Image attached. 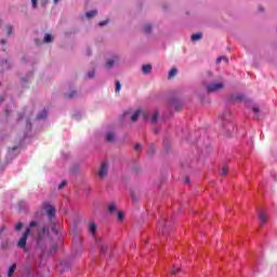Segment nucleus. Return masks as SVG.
I'll list each match as a JSON object with an SVG mask.
<instances>
[{
	"label": "nucleus",
	"mask_w": 277,
	"mask_h": 277,
	"mask_svg": "<svg viewBox=\"0 0 277 277\" xmlns=\"http://www.w3.org/2000/svg\"><path fill=\"white\" fill-rule=\"evenodd\" d=\"M75 96H77V91H71L65 94V98H75Z\"/></svg>",
	"instance_id": "24"
},
{
	"label": "nucleus",
	"mask_w": 277,
	"mask_h": 277,
	"mask_svg": "<svg viewBox=\"0 0 277 277\" xmlns=\"http://www.w3.org/2000/svg\"><path fill=\"white\" fill-rule=\"evenodd\" d=\"M97 228H98V225L96 223H94V222L89 223V233H90V235H92V236L96 235Z\"/></svg>",
	"instance_id": "6"
},
{
	"label": "nucleus",
	"mask_w": 277,
	"mask_h": 277,
	"mask_svg": "<svg viewBox=\"0 0 277 277\" xmlns=\"http://www.w3.org/2000/svg\"><path fill=\"white\" fill-rule=\"evenodd\" d=\"M172 107H174L175 111H179V109H181V104H179V102H174Z\"/></svg>",
	"instance_id": "29"
},
{
	"label": "nucleus",
	"mask_w": 277,
	"mask_h": 277,
	"mask_svg": "<svg viewBox=\"0 0 277 277\" xmlns=\"http://www.w3.org/2000/svg\"><path fill=\"white\" fill-rule=\"evenodd\" d=\"M42 209L43 211H45L48 217H49V222H53V217H55V207L53 205H51L49 201H44L42 203Z\"/></svg>",
	"instance_id": "1"
},
{
	"label": "nucleus",
	"mask_w": 277,
	"mask_h": 277,
	"mask_svg": "<svg viewBox=\"0 0 277 277\" xmlns=\"http://www.w3.org/2000/svg\"><path fill=\"white\" fill-rule=\"evenodd\" d=\"M96 14H98L97 11H89L85 13L87 18H94V16H96Z\"/></svg>",
	"instance_id": "20"
},
{
	"label": "nucleus",
	"mask_w": 277,
	"mask_h": 277,
	"mask_svg": "<svg viewBox=\"0 0 277 277\" xmlns=\"http://www.w3.org/2000/svg\"><path fill=\"white\" fill-rule=\"evenodd\" d=\"M14 31V27L12 25H6V36H12V32Z\"/></svg>",
	"instance_id": "25"
},
{
	"label": "nucleus",
	"mask_w": 277,
	"mask_h": 277,
	"mask_svg": "<svg viewBox=\"0 0 277 277\" xmlns=\"http://www.w3.org/2000/svg\"><path fill=\"white\" fill-rule=\"evenodd\" d=\"M143 118H145V119H146V114H144V115H143Z\"/></svg>",
	"instance_id": "55"
},
{
	"label": "nucleus",
	"mask_w": 277,
	"mask_h": 277,
	"mask_svg": "<svg viewBox=\"0 0 277 277\" xmlns=\"http://www.w3.org/2000/svg\"><path fill=\"white\" fill-rule=\"evenodd\" d=\"M108 170H109V163H107L106 161L102 162L98 170L100 179H105V175L107 174Z\"/></svg>",
	"instance_id": "4"
},
{
	"label": "nucleus",
	"mask_w": 277,
	"mask_h": 277,
	"mask_svg": "<svg viewBox=\"0 0 277 277\" xmlns=\"http://www.w3.org/2000/svg\"><path fill=\"white\" fill-rule=\"evenodd\" d=\"M134 150H142V144L137 143V144L134 146Z\"/></svg>",
	"instance_id": "36"
},
{
	"label": "nucleus",
	"mask_w": 277,
	"mask_h": 277,
	"mask_svg": "<svg viewBox=\"0 0 277 277\" xmlns=\"http://www.w3.org/2000/svg\"><path fill=\"white\" fill-rule=\"evenodd\" d=\"M36 44H40V41L38 39H35Z\"/></svg>",
	"instance_id": "51"
},
{
	"label": "nucleus",
	"mask_w": 277,
	"mask_h": 277,
	"mask_svg": "<svg viewBox=\"0 0 277 277\" xmlns=\"http://www.w3.org/2000/svg\"><path fill=\"white\" fill-rule=\"evenodd\" d=\"M26 127H27V129H31V121H27Z\"/></svg>",
	"instance_id": "41"
},
{
	"label": "nucleus",
	"mask_w": 277,
	"mask_h": 277,
	"mask_svg": "<svg viewBox=\"0 0 277 277\" xmlns=\"http://www.w3.org/2000/svg\"><path fill=\"white\" fill-rule=\"evenodd\" d=\"M117 217L122 222V220H124V212L122 211L118 212Z\"/></svg>",
	"instance_id": "31"
},
{
	"label": "nucleus",
	"mask_w": 277,
	"mask_h": 277,
	"mask_svg": "<svg viewBox=\"0 0 277 277\" xmlns=\"http://www.w3.org/2000/svg\"><path fill=\"white\" fill-rule=\"evenodd\" d=\"M236 98H238L239 101H241V98H243V96L239 95Z\"/></svg>",
	"instance_id": "49"
},
{
	"label": "nucleus",
	"mask_w": 277,
	"mask_h": 277,
	"mask_svg": "<svg viewBox=\"0 0 277 277\" xmlns=\"http://www.w3.org/2000/svg\"><path fill=\"white\" fill-rule=\"evenodd\" d=\"M107 23H109V21L108 19H105V21H102V22H100V27H105V25H107Z\"/></svg>",
	"instance_id": "34"
},
{
	"label": "nucleus",
	"mask_w": 277,
	"mask_h": 277,
	"mask_svg": "<svg viewBox=\"0 0 277 277\" xmlns=\"http://www.w3.org/2000/svg\"><path fill=\"white\" fill-rule=\"evenodd\" d=\"M16 148H17L16 146L9 148V153H14V150H16Z\"/></svg>",
	"instance_id": "40"
},
{
	"label": "nucleus",
	"mask_w": 277,
	"mask_h": 277,
	"mask_svg": "<svg viewBox=\"0 0 277 277\" xmlns=\"http://www.w3.org/2000/svg\"><path fill=\"white\" fill-rule=\"evenodd\" d=\"M29 233H31V229L28 227L17 242L18 248H25V246H27V238L29 237Z\"/></svg>",
	"instance_id": "3"
},
{
	"label": "nucleus",
	"mask_w": 277,
	"mask_h": 277,
	"mask_svg": "<svg viewBox=\"0 0 277 277\" xmlns=\"http://www.w3.org/2000/svg\"><path fill=\"white\" fill-rule=\"evenodd\" d=\"M14 272H16V264H12L8 271V276L12 277L14 276Z\"/></svg>",
	"instance_id": "17"
},
{
	"label": "nucleus",
	"mask_w": 277,
	"mask_h": 277,
	"mask_svg": "<svg viewBox=\"0 0 277 277\" xmlns=\"http://www.w3.org/2000/svg\"><path fill=\"white\" fill-rule=\"evenodd\" d=\"M259 10H260V12H263V8L260 6Z\"/></svg>",
	"instance_id": "53"
},
{
	"label": "nucleus",
	"mask_w": 277,
	"mask_h": 277,
	"mask_svg": "<svg viewBox=\"0 0 277 277\" xmlns=\"http://www.w3.org/2000/svg\"><path fill=\"white\" fill-rule=\"evenodd\" d=\"M222 60H224V62H228V58H226V56H221Z\"/></svg>",
	"instance_id": "47"
},
{
	"label": "nucleus",
	"mask_w": 277,
	"mask_h": 277,
	"mask_svg": "<svg viewBox=\"0 0 277 277\" xmlns=\"http://www.w3.org/2000/svg\"><path fill=\"white\" fill-rule=\"evenodd\" d=\"M259 220H260V226H265V224H267V213L261 212L259 214Z\"/></svg>",
	"instance_id": "7"
},
{
	"label": "nucleus",
	"mask_w": 277,
	"mask_h": 277,
	"mask_svg": "<svg viewBox=\"0 0 277 277\" xmlns=\"http://www.w3.org/2000/svg\"><path fill=\"white\" fill-rule=\"evenodd\" d=\"M23 223H17L16 225H15V230H17V232H19V230H22L23 229Z\"/></svg>",
	"instance_id": "33"
},
{
	"label": "nucleus",
	"mask_w": 277,
	"mask_h": 277,
	"mask_svg": "<svg viewBox=\"0 0 277 277\" xmlns=\"http://www.w3.org/2000/svg\"><path fill=\"white\" fill-rule=\"evenodd\" d=\"M96 243H97V246H98V248L101 250V253L105 254V251L109 248L107 246V242L103 241L102 239H98V240H96Z\"/></svg>",
	"instance_id": "5"
},
{
	"label": "nucleus",
	"mask_w": 277,
	"mask_h": 277,
	"mask_svg": "<svg viewBox=\"0 0 277 277\" xmlns=\"http://www.w3.org/2000/svg\"><path fill=\"white\" fill-rule=\"evenodd\" d=\"M94 75H95V72H94V71H89V72H88V77H89V79H93Z\"/></svg>",
	"instance_id": "37"
},
{
	"label": "nucleus",
	"mask_w": 277,
	"mask_h": 277,
	"mask_svg": "<svg viewBox=\"0 0 277 277\" xmlns=\"http://www.w3.org/2000/svg\"><path fill=\"white\" fill-rule=\"evenodd\" d=\"M48 4H49V0H41L42 8H47Z\"/></svg>",
	"instance_id": "35"
},
{
	"label": "nucleus",
	"mask_w": 277,
	"mask_h": 277,
	"mask_svg": "<svg viewBox=\"0 0 277 277\" xmlns=\"http://www.w3.org/2000/svg\"><path fill=\"white\" fill-rule=\"evenodd\" d=\"M185 183H186V185H189V177L185 179Z\"/></svg>",
	"instance_id": "46"
},
{
	"label": "nucleus",
	"mask_w": 277,
	"mask_h": 277,
	"mask_svg": "<svg viewBox=\"0 0 277 277\" xmlns=\"http://www.w3.org/2000/svg\"><path fill=\"white\" fill-rule=\"evenodd\" d=\"M43 42L45 44H49V43L53 42V36L49 35V34H45L44 37H43Z\"/></svg>",
	"instance_id": "13"
},
{
	"label": "nucleus",
	"mask_w": 277,
	"mask_h": 277,
	"mask_svg": "<svg viewBox=\"0 0 277 277\" xmlns=\"http://www.w3.org/2000/svg\"><path fill=\"white\" fill-rule=\"evenodd\" d=\"M107 211L108 213H116V202H111L108 205V208H107Z\"/></svg>",
	"instance_id": "16"
},
{
	"label": "nucleus",
	"mask_w": 277,
	"mask_h": 277,
	"mask_svg": "<svg viewBox=\"0 0 277 277\" xmlns=\"http://www.w3.org/2000/svg\"><path fill=\"white\" fill-rule=\"evenodd\" d=\"M220 62H222V56L216 58V64H220Z\"/></svg>",
	"instance_id": "45"
},
{
	"label": "nucleus",
	"mask_w": 277,
	"mask_h": 277,
	"mask_svg": "<svg viewBox=\"0 0 277 277\" xmlns=\"http://www.w3.org/2000/svg\"><path fill=\"white\" fill-rule=\"evenodd\" d=\"M32 8H38V0H31Z\"/></svg>",
	"instance_id": "38"
},
{
	"label": "nucleus",
	"mask_w": 277,
	"mask_h": 277,
	"mask_svg": "<svg viewBox=\"0 0 277 277\" xmlns=\"http://www.w3.org/2000/svg\"><path fill=\"white\" fill-rule=\"evenodd\" d=\"M181 268L180 267H173L172 269H171V274H172V276H179V274H181Z\"/></svg>",
	"instance_id": "21"
},
{
	"label": "nucleus",
	"mask_w": 277,
	"mask_h": 277,
	"mask_svg": "<svg viewBox=\"0 0 277 277\" xmlns=\"http://www.w3.org/2000/svg\"><path fill=\"white\" fill-rule=\"evenodd\" d=\"M254 114H259V107H253Z\"/></svg>",
	"instance_id": "43"
},
{
	"label": "nucleus",
	"mask_w": 277,
	"mask_h": 277,
	"mask_svg": "<svg viewBox=\"0 0 277 277\" xmlns=\"http://www.w3.org/2000/svg\"><path fill=\"white\" fill-rule=\"evenodd\" d=\"M47 235H49V229L43 227L42 230L39 232V234H38V240L42 241V239H44V237H47Z\"/></svg>",
	"instance_id": "8"
},
{
	"label": "nucleus",
	"mask_w": 277,
	"mask_h": 277,
	"mask_svg": "<svg viewBox=\"0 0 277 277\" xmlns=\"http://www.w3.org/2000/svg\"><path fill=\"white\" fill-rule=\"evenodd\" d=\"M142 114V110L138 109L136 110L132 116H131V120L132 122H137V118H140V115Z\"/></svg>",
	"instance_id": "12"
},
{
	"label": "nucleus",
	"mask_w": 277,
	"mask_h": 277,
	"mask_svg": "<svg viewBox=\"0 0 277 277\" xmlns=\"http://www.w3.org/2000/svg\"><path fill=\"white\" fill-rule=\"evenodd\" d=\"M5 39H0V44H5Z\"/></svg>",
	"instance_id": "44"
},
{
	"label": "nucleus",
	"mask_w": 277,
	"mask_h": 277,
	"mask_svg": "<svg viewBox=\"0 0 277 277\" xmlns=\"http://www.w3.org/2000/svg\"><path fill=\"white\" fill-rule=\"evenodd\" d=\"M228 174V167L224 166L221 170V176H226Z\"/></svg>",
	"instance_id": "28"
},
{
	"label": "nucleus",
	"mask_w": 277,
	"mask_h": 277,
	"mask_svg": "<svg viewBox=\"0 0 277 277\" xmlns=\"http://www.w3.org/2000/svg\"><path fill=\"white\" fill-rule=\"evenodd\" d=\"M177 72H179V70L176 69V67L171 68V70L169 71L168 79H174V77H176Z\"/></svg>",
	"instance_id": "11"
},
{
	"label": "nucleus",
	"mask_w": 277,
	"mask_h": 277,
	"mask_svg": "<svg viewBox=\"0 0 277 277\" xmlns=\"http://www.w3.org/2000/svg\"><path fill=\"white\" fill-rule=\"evenodd\" d=\"M157 120H159V113H158V111H156V113L153 115V117H151V119H150L151 124H157Z\"/></svg>",
	"instance_id": "19"
},
{
	"label": "nucleus",
	"mask_w": 277,
	"mask_h": 277,
	"mask_svg": "<svg viewBox=\"0 0 277 277\" xmlns=\"http://www.w3.org/2000/svg\"><path fill=\"white\" fill-rule=\"evenodd\" d=\"M155 133H159V131H158V130H155Z\"/></svg>",
	"instance_id": "57"
},
{
	"label": "nucleus",
	"mask_w": 277,
	"mask_h": 277,
	"mask_svg": "<svg viewBox=\"0 0 277 277\" xmlns=\"http://www.w3.org/2000/svg\"><path fill=\"white\" fill-rule=\"evenodd\" d=\"M166 226H168V222L166 220H161L159 223H158V227L159 228H166Z\"/></svg>",
	"instance_id": "27"
},
{
	"label": "nucleus",
	"mask_w": 277,
	"mask_h": 277,
	"mask_svg": "<svg viewBox=\"0 0 277 277\" xmlns=\"http://www.w3.org/2000/svg\"><path fill=\"white\" fill-rule=\"evenodd\" d=\"M153 31V26L150 24H146L144 26V32L145 34H150Z\"/></svg>",
	"instance_id": "23"
},
{
	"label": "nucleus",
	"mask_w": 277,
	"mask_h": 277,
	"mask_svg": "<svg viewBox=\"0 0 277 277\" xmlns=\"http://www.w3.org/2000/svg\"><path fill=\"white\" fill-rule=\"evenodd\" d=\"M124 116H129V113H126Z\"/></svg>",
	"instance_id": "56"
},
{
	"label": "nucleus",
	"mask_w": 277,
	"mask_h": 277,
	"mask_svg": "<svg viewBox=\"0 0 277 277\" xmlns=\"http://www.w3.org/2000/svg\"><path fill=\"white\" fill-rule=\"evenodd\" d=\"M53 2L55 3V5H57V3H60V0H53Z\"/></svg>",
	"instance_id": "48"
},
{
	"label": "nucleus",
	"mask_w": 277,
	"mask_h": 277,
	"mask_svg": "<svg viewBox=\"0 0 277 277\" xmlns=\"http://www.w3.org/2000/svg\"><path fill=\"white\" fill-rule=\"evenodd\" d=\"M155 154V150L154 149H151V155H154Z\"/></svg>",
	"instance_id": "54"
},
{
	"label": "nucleus",
	"mask_w": 277,
	"mask_h": 277,
	"mask_svg": "<svg viewBox=\"0 0 277 277\" xmlns=\"http://www.w3.org/2000/svg\"><path fill=\"white\" fill-rule=\"evenodd\" d=\"M150 70H153V66H150V65H143L142 71L144 72V75H149Z\"/></svg>",
	"instance_id": "14"
},
{
	"label": "nucleus",
	"mask_w": 277,
	"mask_h": 277,
	"mask_svg": "<svg viewBox=\"0 0 277 277\" xmlns=\"http://www.w3.org/2000/svg\"><path fill=\"white\" fill-rule=\"evenodd\" d=\"M206 90L208 94H211L213 92H220V90H224V83L217 82V83L208 84L206 87Z\"/></svg>",
	"instance_id": "2"
},
{
	"label": "nucleus",
	"mask_w": 277,
	"mask_h": 277,
	"mask_svg": "<svg viewBox=\"0 0 277 277\" xmlns=\"http://www.w3.org/2000/svg\"><path fill=\"white\" fill-rule=\"evenodd\" d=\"M52 249H53L54 252H57V245H53Z\"/></svg>",
	"instance_id": "42"
},
{
	"label": "nucleus",
	"mask_w": 277,
	"mask_h": 277,
	"mask_svg": "<svg viewBox=\"0 0 277 277\" xmlns=\"http://www.w3.org/2000/svg\"><path fill=\"white\" fill-rule=\"evenodd\" d=\"M122 89V85L120 84V81H116V89H115V92L117 93V94H119L120 93V90Z\"/></svg>",
	"instance_id": "26"
},
{
	"label": "nucleus",
	"mask_w": 277,
	"mask_h": 277,
	"mask_svg": "<svg viewBox=\"0 0 277 277\" xmlns=\"http://www.w3.org/2000/svg\"><path fill=\"white\" fill-rule=\"evenodd\" d=\"M10 63L8 61H0V71L3 72V70H9Z\"/></svg>",
	"instance_id": "9"
},
{
	"label": "nucleus",
	"mask_w": 277,
	"mask_h": 277,
	"mask_svg": "<svg viewBox=\"0 0 277 277\" xmlns=\"http://www.w3.org/2000/svg\"><path fill=\"white\" fill-rule=\"evenodd\" d=\"M88 55H92V52L90 50H88Z\"/></svg>",
	"instance_id": "52"
},
{
	"label": "nucleus",
	"mask_w": 277,
	"mask_h": 277,
	"mask_svg": "<svg viewBox=\"0 0 277 277\" xmlns=\"http://www.w3.org/2000/svg\"><path fill=\"white\" fill-rule=\"evenodd\" d=\"M3 101H5V95H0V105L3 103Z\"/></svg>",
	"instance_id": "39"
},
{
	"label": "nucleus",
	"mask_w": 277,
	"mask_h": 277,
	"mask_svg": "<svg viewBox=\"0 0 277 277\" xmlns=\"http://www.w3.org/2000/svg\"><path fill=\"white\" fill-rule=\"evenodd\" d=\"M3 230H5V227L0 228V233H3Z\"/></svg>",
	"instance_id": "50"
},
{
	"label": "nucleus",
	"mask_w": 277,
	"mask_h": 277,
	"mask_svg": "<svg viewBox=\"0 0 277 277\" xmlns=\"http://www.w3.org/2000/svg\"><path fill=\"white\" fill-rule=\"evenodd\" d=\"M47 119V110H42L41 114L37 116V120H44Z\"/></svg>",
	"instance_id": "22"
},
{
	"label": "nucleus",
	"mask_w": 277,
	"mask_h": 277,
	"mask_svg": "<svg viewBox=\"0 0 277 277\" xmlns=\"http://www.w3.org/2000/svg\"><path fill=\"white\" fill-rule=\"evenodd\" d=\"M107 142H115L116 141V134L114 132H108L106 135Z\"/></svg>",
	"instance_id": "15"
},
{
	"label": "nucleus",
	"mask_w": 277,
	"mask_h": 277,
	"mask_svg": "<svg viewBox=\"0 0 277 277\" xmlns=\"http://www.w3.org/2000/svg\"><path fill=\"white\" fill-rule=\"evenodd\" d=\"M202 39V34L198 32L192 36V41L193 42H198V40Z\"/></svg>",
	"instance_id": "18"
},
{
	"label": "nucleus",
	"mask_w": 277,
	"mask_h": 277,
	"mask_svg": "<svg viewBox=\"0 0 277 277\" xmlns=\"http://www.w3.org/2000/svg\"><path fill=\"white\" fill-rule=\"evenodd\" d=\"M40 223H38V221H32L29 224V228H36V226H39Z\"/></svg>",
	"instance_id": "30"
},
{
	"label": "nucleus",
	"mask_w": 277,
	"mask_h": 277,
	"mask_svg": "<svg viewBox=\"0 0 277 277\" xmlns=\"http://www.w3.org/2000/svg\"><path fill=\"white\" fill-rule=\"evenodd\" d=\"M52 230L55 232V227H52Z\"/></svg>",
	"instance_id": "58"
},
{
	"label": "nucleus",
	"mask_w": 277,
	"mask_h": 277,
	"mask_svg": "<svg viewBox=\"0 0 277 277\" xmlns=\"http://www.w3.org/2000/svg\"><path fill=\"white\" fill-rule=\"evenodd\" d=\"M118 60H119L118 56H113L111 60L107 61L106 68H111V66H114V64H116Z\"/></svg>",
	"instance_id": "10"
},
{
	"label": "nucleus",
	"mask_w": 277,
	"mask_h": 277,
	"mask_svg": "<svg viewBox=\"0 0 277 277\" xmlns=\"http://www.w3.org/2000/svg\"><path fill=\"white\" fill-rule=\"evenodd\" d=\"M65 185H68L67 181H63L60 185H58V189L62 190L64 189Z\"/></svg>",
	"instance_id": "32"
}]
</instances>
